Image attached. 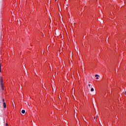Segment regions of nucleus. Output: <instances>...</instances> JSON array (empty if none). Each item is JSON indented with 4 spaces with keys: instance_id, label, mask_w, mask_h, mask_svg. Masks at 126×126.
<instances>
[{
    "instance_id": "f257e3e1",
    "label": "nucleus",
    "mask_w": 126,
    "mask_h": 126,
    "mask_svg": "<svg viewBox=\"0 0 126 126\" xmlns=\"http://www.w3.org/2000/svg\"><path fill=\"white\" fill-rule=\"evenodd\" d=\"M0 86L2 88V89H3V81H2V79H1L0 80Z\"/></svg>"
},
{
    "instance_id": "f03ea898",
    "label": "nucleus",
    "mask_w": 126,
    "mask_h": 126,
    "mask_svg": "<svg viewBox=\"0 0 126 126\" xmlns=\"http://www.w3.org/2000/svg\"><path fill=\"white\" fill-rule=\"evenodd\" d=\"M3 106L4 108H6V104H5V102L3 103Z\"/></svg>"
},
{
    "instance_id": "7ed1b4c3",
    "label": "nucleus",
    "mask_w": 126,
    "mask_h": 126,
    "mask_svg": "<svg viewBox=\"0 0 126 126\" xmlns=\"http://www.w3.org/2000/svg\"><path fill=\"white\" fill-rule=\"evenodd\" d=\"M0 72H1V63L0 64Z\"/></svg>"
},
{
    "instance_id": "20e7f679",
    "label": "nucleus",
    "mask_w": 126,
    "mask_h": 126,
    "mask_svg": "<svg viewBox=\"0 0 126 126\" xmlns=\"http://www.w3.org/2000/svg\"><path fill=\"white\" fill-rule=\"evenodd\" d=\"M22 114H25V111L24 110H22Z\"/></svg>"
},
{
    "instance_id": "39448f33",
    "label": "nucleus",
    "mask_w": 126,
    "mask_h": 126,
    "mask_svg": "<svg viewBox=\"0 0 126 126\" xmlns=\"http://www.w3.org/2000/svg\"><path fill=\"white\" fill-rule=\"evenodd\" d=\"M91 91L92 92H93V91H94V89H93V88H92L91 89Z\"/></svg>"
},
{
    "instance_id": "423d86ee",
    "label": "nucleus",
    "mask_w": 126,
    "mask_h": 126,
    "mask_svg": "<svg viewBox=\"0 0 126 126\" xmlns=\"http://www.w3.org/2000/svg\"><path fill=\"white\" fill-rule=\"evenodd\" d=\"M95 77H97L98 76H99V75H98V74H96V75H95Z\"/></svg>"
},
{
    "instance_id": "0eeeda50",
    "label": "nucleus",
    "mask_w": 126,
    "mask_h": 126,
    "mask_svg": "<svg viewBox=\"0 0 126 126\" xmlns=\"http://www.w3.org/2000/svg\"><path fill=\"white\" fill-rule=\"evenodd\" d=\"M5 126H8V124H7V123H6Z\"/></svg>"
},
{
    "instance_id": "6e6552de",
    "label": "nucleus",
    "mask_w": 126,
    "mask_h": 126,
    "mask_svg": "<svg viewBox=\"0 0 126 126\" xmlns=\"http://www.w3.org/2000/svg\"><path fill=\"white\" fill-rule=\"evenodd\" d=\"M2 101L3 102V103H4V99H2Z\"/></svg>"
},
{
    "instance_id": "1a4fd4ad",
    "label": "nucleus",
    "mask_w": 126,
    "mask_h": 126,
    "mask_svg": "<svg viewBox=\"0 0 126 126\" xmlns=\"http://www.w3.org/2000/svg\"><path fill=\"white\" fill-rule=\"evenodd\" d=\"M96 79H99V78L96 77Z\"/></svg>"
},
{
    "instance_id": "9d476101",
    "label": "nucleus",
    "mask_w": 126,
    "mask_h": 126,
    "mask_svg": "<svg viewBox=\"0 0 126 126\" xmlns=\"http://www.w3.org/2000/svg\"><path fill=\"white\" fill-rule=\"evenodd\" d=\"M94 120H96V117H94Z\"/></svg>"
},
{
    "instance_id": "9b49d317",
    "label": "nucleus",
    "mask_w": 126,
    "mask_h": 126,
    "mask_svg": "<svg viewBox=\"0 0 126 126\" xmlns=\"http://www.w3.org/2000/svg\"><path fill=\"white\" fill-rule=\"evenodd\" d=\"M88 86H89V87H90V84H89Z\"/></svg>"
},
{
    "instance_id": "f8f14e48",
    "label": "nucleus",
    "mask_w": 126,
    "mask_h": 126,
    "mask_svg": "<svg viewBox=\"0 0 126 126\" xmlns=\"http://www.w3.org/2000/svg\"><path fill=\"white\" fill-rule=\"evenodd\" d=\"M125 94H126V91L125 92Z\"/></svg>"
}]
</instances>
